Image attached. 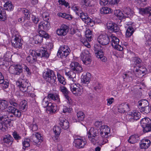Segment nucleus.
<instances>
[{
	"instance_id": "4c0bfd02",
	"label": "nucleus",
	"mask_w": 151,
	"mask_h": 151,
	"mask_svg": "<svg viewBox=\"0 0 151 151\" xmlns=\"http://www.w3.org/2000/svg\"><path fill=\"white\" fill-rule=\"evenodd\" d=\"M28 126L29 129L33 132L35 131L38 129V125L35 122L34 119H33L32 123H29Z\"/></svg>"
},
{
	"instance_id": "a211bd4d",
	"label": "nucleus",
	"mask_w": 151,
	"mask_h": 151,
	"mask_svg": "<svg viewBox=\"0 0 151 151\" xmlns=\"http://www.w3.org/2000/svg\"><path fill=\"white\" fill-rule=\"evenodd\" d=\"M79 83H73L70 86V91L76 96H79L82 93L81 88Z\"/></svg>"
},
{
	"instance_id": "09e8293b",
	"label": "nucleus",
	"mask_w": 151,
	"mask_h": 151,
	"mask_svg": "<svg viewBox=\"0 0 151 151\" xmlns=\"http://www.w3.org/2000/svg\"><path fill=\"white\" fill-rule=\"evenodd\" d=\"M114 15L120 20H122L124 17V14L119 10H116L114 11Z\"/></svg>"
},
{
	"instance_id": "680f3d73",
	"label": "nucleus",
	"mask_w": 151,
	"mask_h": 151,
	"mask_svg": "<svg viewBox=\"0 0 151 151\" xmlns=\"http://www.w3.org/2000/svg\"><path fill=\"white\" fill-rule=\"evenodd\" d=\"M86 37L89 41H91V31L89 30L87 31L85 34Z\"/></svg>"
},
{
	"instance_id": "bf43d9fd",
	"label": "nucleus",
	"mask_w": 151,
	"mask_h": 151,
	"mask_svg": "<svg viewBox=\"0 0 151 151\" xmlns=\"http://www.w3.org/2000/svg\"><path fill=\"white\" fill-rule=\"evenodd\" d=\"M58 2H59L60 4H61V5H64L66 7H69V4L65 0H58Z\"/></svg>"
},
{
	"instance_id": "338daca9",
	"label": "nucleus",
	"mask_w": 151,
	"mask_h": 151,
	"mask_svg": "<svg viewBox=\"0 0 151 151\" xmlns=\"http://www.w3.org/2000/svg\"><path fill=\"white\" fill-rule=\"evenodd\" d=\"M102 122L101 121H96L94 124L95 126L97 128H99L100 129L101 127L103 125H102Z\"/></svg>"
},
{
	"instance_id": "0e129e2a",
	"label": "nucleus",
	"mask_w": 151,
	"mask_h": 151,
	"mask_svg": "<svg viewBox=\"0 0 151 151\" xmlns=\"http://www.w3.org/2000/svg\"><path fill=\"white\" fill-rule=\"evenodd\" d=\"M81 1L86 6H91V0H81Z\"/></svg>"
},
{
	"instance_id": "052dcab7",
	"label": "nucleus",
	"mask_w": 151,
	"mask_h": 151,
	"mask_svg": "<svg viewBox=\"0 0 151 151\" xmlns=\"http://www.w3.org/2000/svg\"><path fill=\"white\" fill-rule=\"evenodd\" d=\"M12 135L15 140H19L21 139V137L16 131L14 132Z\"/></svg>"
},
{
	"instance_id": "69168bd1",
	"label": "nucleus",
	"mask_w": 151,
	"mask_h": 151,
	"mask_svg": "<svg viewBox=\"0 0 151 151\" xmlns=\"http://www.w3.org/2000/svg\"><path fill=\"white\" fill-rule=\"evenodd\" d=\"M16 109L15 108L12 106H9L7 108V111L13 114L15 111H16Z\"/></svg>"
},
{
	"instance_id": "9b49d317",
	"label": "nucleus",
	"mask_w": 151,
	"mask_h": 151,
	"mask_svg": "<svg viewBox=\"0 0 151 151\" xmlns=\"http://www.w3.org/2000/svg\"><path fill=\"white\" fill-rule=\"evenodd\" d=\"M141 117V114L137 110H133L127 114V119L129 121L133 122L139 120Z\"/></svg>"
},
{
	"instance_id": "7c9ffc66",
	"label": "nucleus",
	"mask_w": 151,
	"mask_h": 151,
	"mask_svg": "<svg viewBox=\"0 0 151 151\" xmlns=\"http://www.w3.org/2000/svg\"><path fill=\"white\" fill-rule=\"evenodd\" d=\"M65 75L68 77V79L74 82L76 81V73L74 71L70 70L68 72H66Z\"/></svg>"
},
{
	"instance_id": "cd10ccee",
	"label": "nucleus",
	"mask_w": 151,
	"mask_h": 151,
	"mask_svg": "<svg viewBox=\"0 0 151 151\" xmlns=\"http://www.w3.org/2000/svg\"><path fill=\"white\" fill-rule=\"evenodd\" d=\"M106 26L107 29L111 32H117L119 29V27L117 24L115 23L108 22Z\"/></svg>"
},
{
	"instance_id": "412c9836",
	"label": "nucleus",
	"mask_w": 151,
	"mask_h": 151,
	"mask_svg": "<svg viewBox=\"0 0 151 151\" xmlns=\"http://www.w3.org/2000/svg\"><path fill=\"white\" fill-rule=\"evenodd\" d=\"M137 67L138 68H137L134 71L135 75L138 78H141L147 73V70L144 66L141 65Z\"/></svg>"
},
{
	"instance_id": "2eb2a0df",
	"label": "nucleus",
	"mask_w": 151,
	"mask_h": 151,
	"mask_svg": "<svg viewBox=\"0 0 151 151\" xmlns=\"http://www.w3.org/2000/svg\"><path fill=\"white\" fill-rule=\"evenodd\" d=\"M13 68L10 67L9 69V73L15 75H20L23 71L22 66L19 64H14L12 66Z\"/></svg>"
},
{
	"instance_id": "f257e3e1",
	"label": "nucleus",
	"mask_w": 151,
	"mask_h": 151,
	"mask_svg": "<svg viewBox=\"0 0 151 151\" xmlns=\"http://www.w3.org/2000/svg\"><path fill=\"white\" fill-rule=\"evenodd\" d=\"M11 33L12 38L11 42L12 47L17 49H21L22 43L21 36L19 33L16 29L12 31Z\"/></svg>"
},
{
	"instance_id": "393cba45",
	"label": "nucleus",
	"mask_w": 151,
	"mask_h": 151,
	"mask_svg": "<svg viewBox=\"0 0 151 151\" xmlns=\"http://www.w3.org/2000/svg\"><path fill=\"white\" fill-rule=\"evenodd\" d=\"M129 110V106L127 103H122L118 106V111L120 113H127Z\"/></svg>"
},
{
	"instance_id": "f704fd0d",
	"label": "nucleus",
	"mask_w": 151,
	"mask_h": 151,
	"mask_svg": "<svg viewBox=\"0 0 151 151\" xmlns=\"http://www.w3.org/2000/svg\"><path fill=\"white\" fill-rule=\"evenodd\" d=\"M14 139L9 134L6 135L3 138V141L5 143L10 144L11 145L13 142Z\"/></svg>"
},
{
	"instance_id": "774afa93",
	"label": "nucleus",
	"mask_w": 151,
	"mask_h": 151,
	"mask_svg": "<svg viewBox=\"0 0 151 151\" xmlns=\"http://www.w3.org/2000/svg\"><path fill=\"white\" fill-rule=\"evenodd\" d=\"M13 114L15 116L20 117L21 115V113L18 109H16Z\"/></svg>"
},
{
	"instance_id": "aec40b11",
	"label": "nucleus",
	"mask_w": 151,
	"mask_h": 151,
	"mask_svg": "<svg viewBox=\"0 0 151 151\" xmlns=\"http://www.w3.org/2000/svg\"><path fill=\"white\" fill-rule=\"evenodd\" d=\"M36 54V52L35 50H30L29 55L26 58L28 63L33 64L37 61V56Z\"/></svg>"
},
{
	"instance_id": "473e14b6",
	"label": "nucleus",
	"mask_w": 151,
	"mask_h": 151,
	"mask_svg": "<svg viewBox=\"0 0 151 151\" xmlns=\"http://www.w3.org/2000/svg\"><path fill=\"white\" fill-rule=\"evenodd\" d=\"M131 61L137 67L140 66L142 65V60L137 57H133Z\"/></svg>"
},
{
	"instance_id": "6e6d98bb",
	"label": "nucleus",
	"mask_w": 151,
	"mask_h": 151,
	"mask_svg": "<svg viewBox=\"0 0 151 151\" xmlns=\"http://www.w3.org/2000/svg\"><path fill=\"white\" fill-rule=\"evenodd\" d=\"M33 26L32 23L29 21H27L24 25V27L27 29L31 28Z\"/></svg>"
},
{
	"instance_id": "a19ab883",
	"label": "nucleus",
	"mask_w": 151,
	"mask_h": 151,
	"mask_svg": "<svg viewBox=\"0 0 151 151\" xmlns=\"http://www.w3.org/2000/svg\"><path fill=\"white\" fill-rule=\"evenodd\" d=\"M5 10H7L9 11H11L13 10L14 9V6L10 1H8L6 2L4 5V7Z\"/></svg>"
},
{
	"instance_id": "1a4fd4ad",
	"label": "nucleus",
	"mask_w": 151,
	"mask_h": 151,
	"mask_svg": "<svg viewBox=\"0 0 151 151\" xmlns=\"http://www.w3.org/2000/svg\"><path fill=\"white\" fill-rule=\"evenodd\" d=\"M74 141L73 143L75 147L78 149L83 148L87 142L85 139L76 135L73 136Z\"/></svg>"
},
{
	"instance_id": "c03bdc74",
	"label": "nucleus",
	"mask_w": 151,
	"mask_h": 151,
	"mask_svg": "<svg viewBox=\"0 0 151 151\" xmlns=\"http://www.w3.org/2000/svg\"><path fill=\"white\" fill-rule=\"evenodd\" d=\"M134 32V28L131 26H129L127 28L126 32V37H129L131 36Z\"/></svg>"
},
{
	"instance_id": "a18cd8bd",
	"label": "nucleus",
	"mask_w": 151,
	"mask_h": 151,
	"mask_svg": "<svg viewBox=\"0 0 151 151\" xmlns=\"http://www.w3.org/2000/svg\"><path fill=\"white\" fill-rule=\"evenodd\" d=\"M22 11L24 15V18L27 19H29L31 14L29 11L27 9L23 8L22 9Z\"/></svg>"
},
{
	"instance_id": "4be33fe9",
	"label": "nucleus",
	"mask_w": 151,
	"mask_h": 151,
	"mask_svg": "<svg viewBox=\"0 0 151 151\" xmlns=\"http://www.w3.org/2000/svg\"><path fill=\"white\" fill-rule=\"evenodd\" d=\"M69 30L68 27L65 24H62L60 28L57 29L56 33L60 36H63L66 35Z\"/></svg>"
},
{
	"instance_id": "4d7b16f0",
	"label": "nucleus",
	"mask_w": 151,
	"mask_h": 151,
	"mask_svg": "<svg viewBox=\"0 0 151 151\" xmlns=\"http://www.w3.org/2000/svg\"><path fill=\"white\" fill-rule=\"evenodd\" d=\"M10 104L15 107H18V104L17 103V101L14 98H11L9 100Z\"/></svg>"
},
{
	"instance_id": "4468645a",
	"label": "nucleus",
	"mask_w": 151,
	"mask_h": 151,
	"mask_svg": "<svg viewBox=\"0 0 151 151\" xmlns=\"http://www.w3.org/2000/svg\"><path fill=\"white\" fill-rule=\"evenodd\" d=\"M110 39H111V42L112 46L115 49L119 51L123 50V47L119 45V40L113 35L109 36Z\"/></svg>"
},
{
	"instance_id": "f8f14e48",
	"label": "nucleus",
	"mask_w": 151,
	"mask_h": 151,
	"mask_svg": "<svg viewBox=\"0 0 151 151\" xmlns=\"http://www.w3.org/2000/svg\"><path fill=\"white\" fill-rule=\"evenodd\" d=\"M100 47L97 45L94 46V50L96 57L99 58L100 60L104 62L107 61V58L104 55V52L101 49H99Z\"/></svg>"
},
{
	"instance_id": "ea45409f",
	"label": "nucleus",
	"mask_w": 151,
	"mask_h": 151,
	"mask_svg": "<svg viewBox=\"0 0 151 151\" xmlns=\"http://www.w3.org/2000/svg\"><path fill=\"white\" fill-rule=\"evenodd\" d=\"M151 9V8L150 7H147L145 8H140L139 9V12L142 15L146 14H148Z\"/></svg>"
},
{
	"instance_id": "13d9d810",
	"label": "nucleus",
	"mask_w": 151,
	"mask_h": 151,
	"mask_svg": "<svg viewBox=\"0 0 151 151\" xmlns=\"http://www.w3.org/2000/svg\"><path fill=\"white\" fill-rule=\"evenodd\" d=\"M88 40L86 38V39H84L83 40H81V41L84 46L88 48H90L91 47V45Z\"/></svg>"
},
{
	"instance_id": "de8ad7c7",
	"label": "nucleus",
	"mask_w": 151,
	"mask_h": 151,
	"mask_svg": "<svg viewBox=\"0 0 151 151\" xmlns=\"http://www.w3.org/2000/svg\"><path fill=\"white\" fill-rule=\"evenodd\" d=\"M78 121L81 122L83 121L85 115L82 111H78L77 113Z\"/></svg>"
},
{
	"instance_id": "0eeeda50",
	"label": "nucleus",
	"mask_w": 151,
	"mask_h": 151,
	"mask_svg": "<svg viewBox=\"0 0 151 151\" xmlns=\"http://www.w3.org/2000/svg\"><path fill=\"white\" fill-rule=\"evenodd\" d=\"M16 85L17 87L20 90L23 92L27 91V93L29 92L28 91V88L30 87L29 86L28 82L26 81L24 79L20 78L16 81Z\"/></svg>"
},
{
	"instance_id": "5701e85b",
	"label": "nucleus",
	"mask_w": 151,
	"mask_h": 151,
	"mask_svg": "<svg viewBox=\"0 0 151 151\" xmlns=\"http://www.w3.org/2000/svg\"><path fill=\"white\" fill-rule=\"evenodd\" d=\"M110 37L106 35H100L97 38L98 42L102 45H107L110 41Z\"/></svg>"
},
{
	"instance_id": "603ef678",
	"label": "nucleus",
	"mask_w": 151,
	"mask_h": 151,
	"mask_svg": "<svg viewBox=\"0 0 151 151\" xmlns=\"http://www.w3.org/2000/svg\"><path fill=\"white\" fill-rule=\"evenodd\" d=\"M30 140L29 138H26L24 139L22 142L23 146L25 148H23L24 149H25L26 148L30 146Z\"/></svg>"
},
{
	"instance_id": "3c124183",
	"label": "nucleus",
	"mask_w": 151,
	"mask_h": 151,
	"mask_svg": "<svg viewBox=\"0 0 151 151\" xmlns=\"http://www.w3.org/2000/svg\"><path fill=\"white\" fill-rule=\"evenodd\" d=\"M8 103L5 100H0V110H2L7 107Z\"/></svg>"
},
{
	"instance_id": "ddd939ff",
	"label": "nucleus",
	"mask_w": 151,
	"mask_h": 151,
	"mask_svg": "<svg viewBox=\"0 0 151 151\" xmlns=\"http://www.w3.org/2000/svg\"><path fill=\"white\" fill-rule=\"evenodd\" d=\"M70 51V48L66 45L61 46L60 49L58 51L57 55L61 58H65Z\"/></svg>"
},
{
	"instance_id": "dca6fc26",
	"label": "nucleus",
	"mask_w": 151,
	"mask_h": 151,
	"mask_svg": "<svg viewBox=\"0 0 151 151\" xmlns=\"http://www.w3.org/2000/svg\"><path fill=\"white\" fill-rule=\"evenodd\" d=\"M81 59L83 63L86 65L90 64L91 62L89 52L87 50L83 52L81 55Z\"/></svg>"
},
{
	"instance_id": "e2e57ef3",
	"label": "nucleus",
	"mask_w": 151,
	"mask_h": 151,
	"mask_svg": "<svg viewBox=\"0 0 151 151\" xmlns=\"http://www.w3.org/2000/svg\"><path fill=\"white\" fill-rule=\"evenodd\" d=\"M72 109L70 107H68L66 106H64L63 109V112L64 113H70L71 112Z\"/></svg>"
},
{
	"instance_id": "39448f33",
	"label": "nucleus",
	"mask_w": 151,
	"mask_h": 151,
	"mask_svg": "<svg viewBox=\"0 0 151 151\" xmlns=\"http://www.w3.org/2000/svg\"><path fill=\"white\" fill-rule=\"evenodd\" d=\"M50 99L55 101L58 102H59L60 101L59 96L58 94L55 93L54 94L49 93L48 94L47 96L45 97L42 100V105L43 107L45 108L49 106L50 103H51L48 102Z\"/></svg>"
},
{
	"instance_id": "58836bf2",
	"label": "nucleus",
	"mask_w": 151,
	"mask_h": 151,
	"mask_svg": "<svg viewBox=\"0 0 151 151\" xmlns=\"http://www.w3.org/2000/svg\"><path fill=\"white\" fill-rule=\"evenodd\" d=\"M48 111L50 113L55 112L58 110V107L55 103H50V106L47 107Z\"/></svg>"
},
{
	"instance_id": "864d4df0",
	"label": "nucleus",
	"mask_w": 151,
	"mask_h": 151,
	"mask_svg": "<svg viewBox=\"0 0 151 151\" xmlns=\"http://www.w3.org/2000/svg\"><path fill=\"white\" fill-rule=\"evenodd\" d=\"M111 9L108 7H104L101 9L100 12L102 14H106L111 12Z\"/></svg>"
},
{
	"instance_id": "c756f323",
	"label": "nucleus",
	"mask_w": 151,
	"mask_h": 151,
	"mask_svg": "<svg viewBox=\"0 0 151 151\" xmlns=\"http://www.w3.org/2000/svg\"><path fill=\"white\" fill-rule=\"evenodd\" d=\"M53 131L55 134V136L53 137V139L54 141H57L61 132V129L60 126H56L54 127Z\"/></svg>"
},
{
	"instance_id": "79ce46f5",
	"label": "nucleus",
	"mask_w": 151,
	"mask_h": 151,
	"mask_svg": "<svg viewBox=\"0 0 151 151\" xmlns=\"http://www.w3.org/2000/svg\"><path fill=\"white\" fill-rule=\"evenodd\" d=\"M43 37L45 38L42 35L39 34V35H37L34 37V40L35 41V44H40L42 42L43 40Z\"/></svg>"
},
{
	"instance_id": "b1692460",
	"label": "nucleus",
	"mask_w": 151,
	"mask_h": 151,
	"mask_svg": "<svg viewBox=\"0 0 151 151\" xmlns=\"http://www.w3.org/2000/svg\"><path fill=\"white\" fill-rule=\"evenodd\" d=\"M32 137L33 142L36 144L40 143L43 141V135L39 132L33 133Z\"/></svg>"
},
{
	"instance_id": "f3484780",
	"label": "nucleus",
	"mask_w": 151,
	"mask_h": 151,
	"mask_svg": "<svg viewBox=\"0 0 151 151\" xmlns=\"http://www.w3.org/2000/svg\"><path fill=\"white\" fill-rule=\"evenodd\" d=\"M71 69L77 73H79L83 72V68L81 65L78 62H73L70 65Z\"/></svg>"
},
{
	"instance_id": "6ab92c4d",
	"label": "nucleus",
	"mask_w": 151,
	"mask_h": 151,
	"mask_svg": "<svg viewBox=\"0 0 151 151\" xmlns=\"http://www.w3.org/2000/svg\"><path fill=\"white\" fill-rule=\"evenodd\" d=\"M35 51L36 52V55L37 57H40L42 59H47L50 56V54L45 48L42 47L39 50Z\"/></svg>"
},
{
	"instance_id": "423d86ee",
	"label": "nucleus",
	"mask_w": 151,
	"mask_h": 151,
	"mask_svg": "<svg viewBox=\"0 0 151 151\" xmlns=\"http://www.w3.org/2000/svg\"><path fill=\"white\" fill-rule=\"evenodd\" d=\"M43 77L45 81L52 84L55 83L56 76L54 71L47 69V71L43 74Z\"/></svg>"
},
{
	"instance_id": "20e7f679",
	"label": "nucleus",
	"mask_w": 151,
	"mask_h": 151,
	"mask_svg": "<svg viewBox=\"0 0 151 151\" xmlns=\"http://www.w3.org/2000/svg\"><path fill=\"white\" fill-rule=\"evenodd\" d=\"M38 30L39 34L46 38H49V35L45 31L49 30L50 28V23L48 21H43L40 22L38 25Z\"/></svg>"
},
{
	"instance_id": "7ed1b4c3",
	"label": "nucleus",
	"mask_w": 151,
	"mask_h": 151,
	"mask_svg": "<svg viewBox=\"0 0 151 151\" xmlns=\"http://www.w3.org/2000/svg\"><path fill=\"white\" fill-rule=\"evenodd\" d=\"M73 10L76 12V15L79 16L82 20L88 25H90V23L93 22L87 13L83 12L81 8L78 6H75L72 7Z\"/></svg>"
},
{
	"instance_id": "72a5a7b5",
	"label": "nucleus",
	"mask_w": 151,
	"mask_h": 151,
	"mask_svg": "<svg viewBox=\"0 0 151 151\" xmlns=\"http://www.w3.org/2000/svg\"><path fill=\"white\" fill-rule=\"evenodd\" d=\"M6 17V14L4 8L0 6V21H4Z\"/></svg>"
},
{
	"instance_id": "f03ea898",
	"label": "nucleus",
	"mask_w": 151,
	"mask_h": 151,
	"mask_svg": "<svg viewBox=\"0 0 151 151\" xmlns=\"http://www.w3.org/2000/svg\"><path fill=\"white\" fill-rule=\"evenodd\" d=\"M89 140L93 145L101 142V137H100L98 130L91 128L87 133Z\"/></svg>"
},
{
	"instance_id": "e433bc0d",
	"label": "nucleus",
	"mask_w": 151,
	"mask_h": 151,
	"mask_svg": "<svg viewBox=\"0 0 151 151\" xmlns=\"http://www.w3.org/2000/svg\"><path fill=\"white\" fill-rule=\"evenodd\" d=\"M90 74L87 73L85 75H83L81 77V81L83 83L87 85L90 81V78L89 77Z\"/></svg>"
},
{
	"instance_id": "8fccbe9b",
	"label": "nucleus",
	"mask_w": 151,
	"mask_h": 151,
	"mask_svg": "<svg viewBox=\"0 0 151 151\" xmlns=\"http://www.w3.org/2000/svg\"><path fill=\"white\" fill-rule=\"evenodd\" d=\"M12 55L10 52H6L4 56V60L6 62H7L11 60Z\"/></svg>"
},
{
	"instance_id": "bb28decb",
	"label": "nucleus",
	"mask_w": 151,
	"mask_h": 151,
	"mask_svg": "<svg viewBox=\"0 0 151 151\" xmlns=\"http://www.w3.org/2000/svg\"><path fill=\"white\" fill-rule=\"evenodd\" d=\"M122 77L124 82H129L133 81L134 75L131 72L128 71L124 73Z\"/></svg>"
},
{
	"instance_id": "9d476101",
	"label": "nucleus",
	"mask_w": 151,
	"mask_h": 151,
	"mask_svg": "<svg viewBox=\"0 0 151 151\" xmlns=\"http://www.w3.org/2000/svg\"><path fill=\"white\" fill-rule=\"evenodd\" d=\"M110 128L106 125H104L100 128V132L99 135L100 137H101V142H103L104 141V138L108 137V134L110 133Z\"/></svg>"
},
{
	"instance_id": "a878e982",
	"label": "nucleus",
	"mask_w": 151,
	"mask_h": 151,
	"mask_svg": "<svg viewBox=\"0 0 151 151\" xmlns=\"http://www.w3.org/2000/svg\"><path fill=\"white\" fill-rule=\"evenodd\" d=\"M59 90L62 93L69 104H70L72 100L68 96L69 91L67 88L64 86H61L59 87Z\"/></svg>"
},
{
	"instance_id": "6e6552de",
	"label": "nucleus",
	"mask_w": 151,
	"mask_h": 151,
	"mask_svg": "<svg viewBox=\"0 0 151 151\" xmlns=\"http://www.w3.org/2000/svg\"><path fill=\"white\" fill-rule=\"evenodd\" d=\"M140 122L144 132H147L151 131V119H150L144 118L141 120Z\"/></svg>"
},
{
	"instance_id": "c85d7f7f",
	"label": "nucleus",
	"mask_w": 151,
	"mask_h": 151,
	"mask_svg": "<svg viewBox=\"0 0 151 151\" xmlns=\"http://www.w3.org/2000/svg\"><path fill=\"white\" fill-rule=\"evenodd\" d=\"M141 149H145L148 148L150 145L151 142L148 139H143L139 143Z\"/></svg>"
},
{
	"instance_id": "37998d69",
	"label": "nucleus",
	"mask_w": 151,
	"mask_h": 151,
	"mask_svg": "<svg viewBox=\"0 0 151 151\" xmlns=\"http://www.w3.org/2000/svg\"><path fill=\"white\" fill-rule=\"evenodd\" d=\"M57 78L59 83L63 85L66 84V82L64 77L58 72L57 73Z\"/></svg>"
},
{
	"instance_id": "5fc2aeb1",
	"label": "nucleus",
	"mask_w": 151,
	"mask_h": 151,
	"mask_svg": "<svg viewBox=\"0 0 151 151\" xmlns=\"http://www.w3.org/2000/svg\"><path fill=\"white\" fill-rule=\"evenodd\" d=\"M141 108H139L140 109V111L143 114H147L149 113L150 111L149 106H147L146 107H141Z\"/></svg>"
},
{
	"instance_id": "49530a36",
	"label": "nucleus",
	"mask_w": 151,
	"mask_h": 151,
	"mask_svg": "<svg viewBox=\"0 0 151 151\" xmlns=\"http://www.w3.org/2000/svg\"><path fill=\"white\" fill-rule=\"evenodd\" d=\"M27 102L25 100L22 101L19 105V108L22 111H24L27 109Z\"/></svg>"
},
{
	"instance_id": "2f4dec72",
	"label": "nucleus",
	"mask_w": 151,
	"mask_h": 151,
	"mask_svg": "<svg viewBox=\"0 0 151 151\" xmlns=\"http://www.w3.org/2000/svg\"><path fill=\"white\" fill-rule=\"evenodd\" d=\"M60 121V124L63 129L66 130L68 128L69 124L68 120L65 118H63Z\"/></svg>"
},
{
	"instance_id": "c9c22d12",
	"label": "nucleus",
	"mask_w": 151,
	"mask_h": 151,
	"mask_svg": "<svg viewBox=\"0 0 151 151\" xmlns=\"http://www.w3.org/2000/svg\"><path fill=\"white\" fill-rule=\"evenodd\" d=\"M139 139V136L138 134H134L130 136L128 141L130 143L134 144L137 142Z\"/></svg>"
}]
</instances>
